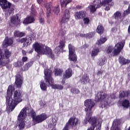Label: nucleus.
<instances>
[{"label":"nucleus","mask_w":130,"mask_h":130,"mask_svg":"<svg viewBox=\"0 0 130 130\" xmlns=\"http://www.w3.org/2000/svg\"><path fill=\"white\" fill-rule=\"evenodd\" d=\"M6 109L9 112H11L15 109V107L22 100V91L20 90L15 91V87L13 85H10L7 90V95L6 97Z\"/></svg>","instance_id":"1"},{"label":"nucleus","mask_w":130,"mask_h":130,"mask_svg":"<svg viewBox=\"0 0 130 130\" xmlns=\"http://www.w3.org/2000/svg\"><path fill=\"white\" fill-rule=\"evenodd\" d=\"M101 4L104 7H106V11H109L110 10L111 7H113L114 6V3L112 2V0H95L90 4L89 6L87 8L88 11H90V13H94L96 12V10L98 8L101 7Z\"/></svg>","instance_id":"2"},{"label":"nucleus","mask_w":130,"mask_h":130,"mask_svg":"<svg viewBox=\"0 0 130 130\" xmlns=\"http://www.w3.org/2000/svg\"><path fill=\"white\" fill-rule=\"evenodd\" d=\"M32 47L35 49V51L37 52L38 54H48L52 59L54 58V55L52 54V51H51L50 48L37 42L32 45Z\"/></svg>","instance_id":"3"},{"label":"nucleus","mask_w":130,"mask_h":130,"mask_svg":"<svg viewBox=\"0 0 130 130\" xmlns=\"http://www.w3.org/2000/svg\"><path fill=\"white\" fill-rule=\"evenodd\" d=\"M52 71L50 70L45 69L44 71L45 79H46V82L49 87H51L52 89H57L58 90H62L63 86L61 85L55 84L53 82V79L51 77Z\"/></svg>","instance_id":"4"},{"label":"nucleus","mask_w":130,"mask_h":130,"mask_svg":"<svg viewBox=\"0 0 130 130\" xmlns=\"http://www.w3.org/2000/svg\"><path fill=\"white\" fill-rule=\"evenodd\" d=\"M28 115L32 117V120L35 123L42 122V121L45 120L47 118H48V116L45 113L36 116V113H35V111L33 109H30L29 110Z\"/></svg>","instance_id":"5"},{"label":"nucleus","mask_w":130,"mask_h":130,"mask_svg":"<svg viewBox=\"0 0 130 130\" xmlns=\"http://www.w3.org/2000/svg\"><path fill=\"white\" fill-rule=\"evenodd\" d=\"M107 95L104 92H99L95 95V101H99L100 99H105L103 101V105L102 106V108H107L109 106H111L110 102L109 103L107 102L108 99L107 98Z\"/></svg>","instance_id":"6"},{"label":"nucleus","mask_w":130,"mask_h":130,"mask_svg":"<svg viewBox=\"0 0 130 130\" xmlns=\"http://www.w3.org/2000/svg\"><path fill=\"white\" fill-rule=\"evenodd\" d=\"M69 50V60L71 61H77V55L75 52V47L73 45L69 44L68 46Z\"/></svg>","instance_id":"7"},{"label":"nucleus","mask_w":130,"mask_h":130,"mask_svg":"<svg viewBox=\"0 0 130 130\" xmlns=\"http://www.w3.org/2000/svg\"><path fill=\"white\" fill-rule=\"evenodd\" d=\"M80 122H81L80 119L75 116H73L69 119L66 124L70 127H74L75 126H77V125H78Z\"/></svg>","instance_id":"8"},{"label":"nucleus","mask_w":130,"mask_h":130,"mask_svg":"<svg viewBox=\"0 0 130 130\" xmlns=\"http://www.w3.org/2000/svg\"><path fill=\"white\" fill-rule=\"evenodd\" d=\"M29 112V108L25 107L23 108L19 113L18 116V120H25L27 116V113Z\"/></svg>","instance_id":"9"},{"label":"nucleus","mask_w":130,"mask_h":130,"mask_svg":"<svg viewBox=\"0 0 130 130\" xmlns=\"http://www.w3.org/2000/svg\"><path fill=\"white\" fill-rule=\"evenodd\" d=\"M47 9V17H49L50 16V14H51V12H52V9L53 12L56 14V15H58V13H59V8L56 7L55 8H53L51 5H49V4H47L46 6Z\"/></svg>","instance_id":"10"},{"label":"nucleus","mask_w":130,"mask_h":130,"mask_svg":"<svg viewBox=\"0 0 130 130\" xmlns=\"http://www.w3.org/2000/svg\"><path fill=\"white\" fill-rule=\"evenodd\" d=\"M36 11L32 10L30 13V16L27 17L23 21V24H31V23H33L35 19H34V16H36Z\"/></svg>","instance_id":"11"},{"label":"nucleus","mask_w":130,"mask_h":130,"mask_svg":"<svg viewBox=\"0 0 130 130\" xmlns=\"http://www.w3.org/2000/svg\"><path fill=\"white\" fill-rule=\"evenodd\" d=\"M122 48H123V43L120 42L116 44L114 47V50L113 51V55H117L119 54Z\"/></svg>","instance_id":"12"},{"label":"nucleus","mask_w":130,"mask_h":130,"mask_svg":"<svg viewBox=\"0 0 130 130\" xmlns=\"http://www.w3.org/2000/svg\"><path fill=\"white\" fill-rule=\"evenodd\" d=\"M17 41L19 43H23L24 46H27V45H30L31 42H32V38L30 37L23 38L18 39Z\"/></svg>","instance_id":"13"},{"label":"nucleus","mask_w":130,"mask_h":130,"mask_svg":"<svg viewBox=\"0 0 130 130\" xmlns=\"http://www.w3.org/2000/svg\"><path fill=\"white\" fill-rule=\"evenodd\" d=\"M57 122V117L54 115L53 116L52 118L50 119L48 121V127L51 128H54L56 123Z\"/></svg>","instance_id":"14"},{"label":"nucleus","mask_w":130,"mask_h":130,"mask_svg":"<svg viewBox=\"0 0 130 130\" xmlns=\"http://www.w3.org/2000/svg\"><path fill=\"white\" fill-rule=\"evenodd\" d=\"M73 76V70L71 68L68 69L64 73L63 75V80H62V84H64V79H70Z\"/></svg>","instance_id":"15"},{"label":"nucleus","mask_w":130,"mask_h":130,"mask_svg":"<svg viewBox=\"0 0 130 130\" xmlns=\"http://www.w3.org/2000/svg\"><path fill=\"white\" fill-rule=\"evenodd\" d=\"M5 57L7 58V61L5 62L6 60V58L4 59V61L3 62H1V66H6V64H7V63H9V62L10 60H9V57L11 56V53L10 51H9V50H6L5 51Z\"/></svg>","instance_id":"16"},{"label":"nucleus","mask_w":130,"mask_h":130,"mask_svg":"<svg viewBox=\"0 0 130 130\" xmlns=\"http://www.w3.org/2000/svg\"><path fill=\"white\" fill-rule=\"evenodd\" d=\"M23 84V78L20 75H17L15 79V85L17 88H21Z\"/></svg>","instance_id":"17"},{"label":"nucleus","mask_w":130,"mask_h":130,"mask_svg":"<svg viewBox=\"0 0 130 130\" xmlns=\"http://www.w3.org/2000/svg\"><path fill=\"white\" fill-rule=\"evenodd\" d=\"M12 44H13V40L11 38L6 37L3 43L2 47L3 48H6V47L10 46V45H12Z\"/></svg>","instance_id":"18"},{"label":"nucleus","mask_w":130,"mask_h":130,"mask_svg":"<svg viewBox=\"0 0 130 130\" xmlns=\"http://www.w3.org/2000/svg\"><path fill=\"white\" fill-rule=\"evenodd\" d=\"M0 6L3 10H6L11 7V3L7 0H0Z\"/></svg>","instance_id":"19"},{"label":"nucleus","mask_w":130,"mask_h":130,"mask_svg":"<svg viewBox=\"0 0 130 130\" xmlns=\"http://www.w3.org/2000/svg\"><path fill=\"white\" fill-rule=\"evenodd\" d=\"M70 20V12L68 10H66L64 12V16H63L61 23H68Z\"/></svg>","instance_id":"20"},{"label":"nucleus","mask_w":130,"mask_h":130,"mask_svg":"<svg viewBox=\"0 0 130 130\" xmlns=\"http://www.w3.org/2000/svg\"><path fill=\"white\" fill-rule=\"evenodd\" d=\"M85 17H86V12L85 11H80L75 13V18L76 20L83 19V18Z\"/></svg>","instance_id":"21"},{"label":"nucleus","mask_w":130,"mask_h":130,"mask_svg":"<svg viewBox=\"0 0 130 130\" xmlns=\"http://www.w3.org/2000/svg\"><path fill=\"white\" fill-rule=\"evenodd\" d=\"M119 121H120V119L114 120V121L113 122V125L111 128V130H121L118 127Z\"/></svg>","instance_id":"22"},{"label":"nucleus","mask_w":130,"mask_h":130,"mask_svg":"<svg viewBox=\"0 0 130 130\" xmlns=\"http://www.w3.org/2000/svg\"><path fill=\"white\" fill-rule=\"evenodd\" d=\"M107 41V38L106 37L102 36L99 39L96 41V44L98 45H102V44L105 43Z\"/></svg>","instance_id":"23"},{"label":"nucleus","mask_w":130,"mask_h":130,"mask_svg":"<svg viewBox=\"0 0 130 130\" xmlns=\"http://www.w3.org/2000/svg\"><path fill=\"white\" fill-rule=\"evenodd\" d=\"M80 82L83 85H85V84H87V83L89 82V77H88V75L86 74L83 75L81 78Z\"/></svg>","instance_id":"24"},{"label":"nucleus","mask_w":130,"mask_h":130,"mask_svg":"<svg viewBox=\"0 0 130 130\" xmlns=\"http://www.w3.org/2000/svg\"><path fill=\"white\" fill-rule=\"evenodd\" d=\"M10 20L11 23H12V24H14L15 25H18V24H20V20H19V18L17 15L12 17Z\"/></svg>","instance_id":"25"},{"label":"nucleus","mask_w":130,"mask_h":130,"mask_svg":"<svg viewBox=\"0 0 130 130\" xmlns=\"http://www.w3.org/2000/svg\"><path fill=\"white\" fill-rule=\"evenodd\" d=\"M59 44V47H56L55 49V52H57V53H58L60 49H62V48L64 47V41H60Z\"/></svg>","instance_id":"26"},{"label":"nucleus","mask_w":130,"mask_h":130,"mask_svg":"<svg viewBox=\"0 0 130 130\" xmlns=\"http://www.w3.org/2000/svg\"><path fill=\"white\" fill-rule=\"evenodd\" d=\"M72 3V0H60V4L62 9H64L67 7V5Z\"/></svg>","instance_id":"27"},{"label":"nucleus","mask_w":130,"mask_h":130,"mask_svg":"<svg viewBox=\"0 0 130 130\" xmlns=\"http://www.w3.org/2000/svg\"><path fill=\"white\" fill-rule=\"evenodd\" d=\"M99 52H100V50L98 48H95L91 51V56L94 57L96 55H98Z\"/></svg>","instance_id":"28"},{"label":"nucleus","mask_w":130,"mask_h":130,"mask_svg":"<svg viewBox=\"0 0 130 130\" xmlns=\"http://www.w3.org/2000/svg\"><path fill=\"white\" fill-rule=\"evenodd\" d=\"M119 61L121 64H126L129 62V60L124 58L123 56L119 57Z\"/></svg>","instance_id":"29"},{"label":"nucleus","mask_w":130,"mask_h":130,"mask_svg":"<svg viewBox=\"0 0 130 130\" xmlns=\"http://www.w3.org/2000/svg\"><path fill=\"white\" fill-rule=\"evenodd\" d=\"M94 35H95V32H89L86 34H80L81 37H85L86 38H92Z\"/></svg>","instance_id":"30"},{"label":"nucleus","mask_w":130,"mask_h":130,"mask_svg":"<svg viewBox=\"0 0 130 130\" xmlns=\"http://www.w3.org/2000/svg\"><path fill=\"white\" fill-rule=\"evenodd\" d=\"M14 36L15 37H23V36H25V32H21L20 31L16 30L14 31Z\"/></svg>","instance_id":"31"},{"label":"nucleus","mask_w":130,"mask_h":130,"mask_svg":"<svg viewBox=\"0 0 130 130\" xmlns=\"http://www.w3.org/2000/svg\"><path fill=\"white\" fill-rule=\"evenodd\" d=\"M18 125L19 129H23L25 127V120H18Z\"/></svg>","instance_id":"32"},{"label":"nucleus","mask_w":130,"mask_h":130,"mask_svg":"<svg viewBox=\"0 0 130 130\" xmlns=\"http://www.w3.org/2000/svg\"><path fill=\"white\" fill-rule=\"evenodd\" d=\"M96 32H98L99 34H102V33L104 32V27H103L102 25L100 24L98 25L96 29Z\"/></svg>","instance_id":"33"},{"label":"nucleus","mask_w":130,"mask_h":130,"mask_svg":"<svg viewBox=\"0 0 130 130\" xmlns=\"http://www.w3.org/2000/svg\"><path fill=\"white\" fill-rule=\"evenodd\" d=\"M130 92L129 91H122L119 94V97L120 98H124L127 96H129Z\"/></svg>","instance_id":"34"},{"label":"nucleus","mask_w":130,"mask_h":130,"mask_svg":"<svg viewBox=\"0 0 130 130\" xmlns=\"http://www.w3.org/2000/svg\"><path fill=\"white\" fill-rule=\"evenodd\" d=\"M121 105L123 107H124L125 108H127L128 107H129V101H127V100L123 101L121 103Z\"/></svg>","instance_id":"35"},{"label":"nucleus","mask_w":130,"mask_h":130,"mask_svg":"<svg viewBox=\"0 0 130 130\" xmlns=\"http://www.w3.org/2000/svg\"><path fill=\"white\" fill-rule=\"evenodd\" d=\"M33 64V62H29L27 63H26L23 68L22 69V71H28V69Z\"/></svg>","instance_id":"36"},{"label":"nucleus","mask_w":130,"mask_h":130,"mask_svg":"<svg viewBox=\"0 0 130 130\" xmlns=\"http://www.w3.org/2000/svg\"><path fill=\"white\" fill-rule=\"evenodd\" d=\"M107 59L106 57L102 58L100 59L99 62V66H101V67H102V66H104L105 63H106Z\"/></svg>","instance_id":"37"},{"label":"nucleus","mask_w":130,"mask_h":130,"mask_svg":"<svg viewBox=\"0 0 130 130\" xmlns=\"http://www.w3.org/2000/svg\"><path fill=\"white\" fill-rule=\"evenodd\" d=\"M40 87L42 91H46V89H47V87L46 86V84L44 83V81H41L40 83Z\"/></svg>","instance_id":"38"},{"label":"nucleus","mask_w":130,"mask_h":130,"mask_svg":"<svg viewBox=\"0 0 130 130\" xmlns=\"http://www.w3.org/2000/svg\"><path fill=\"white\" fill-rule=\"evenodd\" d=\"M63 71L60 69H55V76H61Z\"/></svg>","instance_id":"39"},{"label":"nucleus","mask_w":130,"mask_h":130,"mask_svg":"<svg viewBox=\"0 0 130 130\" xmlns=\"http://www.w3.org/2000/svg\"><path fill=\"white\" fill-rule=\"evenodd\" d=\"M115 19H118L121 18V13L119 11H117L115 14Z\"/></svg>","instance_id":"40"},{"label":"nucleus","mask_w":130,"mask_h":130,"mask_svg":"<svg viewBox=\"0 0 130 130\" xmlns=\"http://www.w3.org/2000/svg\"><path fill=\"white\" fill-rule=\"evenodd\" d=\"M24 64V62L18 61L14 63V67L16 68L20 67Z\"/></svg>","instance_id":"41"},{"label":"nucleus","mask_w":130,"mask_h":130,"mask_svg":"<svg viewBox=\"0 0 130 130\" xmlns=\"http://www.w3.org/2000/svg\"><path fill=\"white\" fill-rule=\"evenodd\" d=\"M129 13H130V4L128 6L127 10L124 11V12L123 13V16L124 17L125 16H126V15H128V14H129Z\"/></svg>","instance_id":"42"},{"label":"nucleus","mask_w":130,"mask_h":130,"mask_svg":"<svg viewBox=\"0 0 130 130\" xmlns=\"http://www.w3.org/2000/svg\"><path fill=\"white\" fill-rule=\"evenodd\" d=\"M99 122L98 123V125H96L97 129L96 130H100L101 129V124L102 123V119H100Z\"/></svg>","instance_id":"43"},{"label":"nucleus","mask_w":130,"mask_h":130,"mask_svg":"<svg viewBox=\"0 0 130 130\" xmlns=\"http://www.w3.org/2000/svg\"><path fill=\"white\" fill-rule=\"evenodd\" d=\"M83 21L84 24H88L90 22V19H89L88 17H84L83 18Z\"/></svg>","instance_id":"44"},{"label":"nucleus","mask_w":130,"mask_h":130,"mask_svg":"<svg viewBox=\"0 0 130 130\" xmlns=\"http://www.w3.org/2000/svg\"><path fill=\"white\" fill-rule=\"evenodd\" d=\"M113 46H109L107 50V52L108 53H111V52H112V50H113Z\"/></svg>","instance_id":"45"},{"label":"nucleus","mask_w":130,"mask_h":130,"mask_svg":"<svg viewBox=\"0 0 130 130\" xmlns=\"http://www.w3.org/2000/svg\"><path fill=\"white\" fill-rule=\"evenodd\" d=\"M71 92L73 94H79L80 93V91H79L78 89H77L76 88H73L71 89Z\"/></svg>","instance_id":"46"},{"label":"nucleus","mask_w":130,"mask_h":130,"mask_svg":"<svg viewBox=\"0 0 130 130\" xmlns=\"http://www.w3.org/2000/svg\"><path fill=\"white\" fill-rule=\"evenodd\" d=\"M9 13L10 15H13L14 14V8L13 7L9 8Z\"/></svg>","instance_id":"47"},{"label":"nucleus","mask_w":130,"mask_h":130,"mask_svg":"<svg viewBox=\"0 0 130 130\" xmlns=\"http://www.w3.org/2000/svg\"><path fill=\"white\" fill-rule=\"evenodd\" d=\"M46 105V103L44 101H41L40 103V105L41 107H44L45 105Z\"/></svg>","instance_id":"48"},{"label":"nucleus","mask_w":130,"mask_h":130,"mask_svg":"<svg viewBox=\"0 0 130 130\" xmlns=\"http://www.w3.org/2000/svg\"><path fill=\"white\" fill-rule=\"evenodd\" d=\"M5 56H4V54H3V52H2V51L0 50V61H2V59H4V58Z\"/></svg>","instance_id":"49"},{"label":"nucleus","mask_w":130,"mask_h":130,"mask_svg":"<svg viewBox=\"0 0 130 130\" xmlns=\"http://www.w3.org/2000/svg\"><path fill=\"white\" fill-rule=\"evenodd\" d=\"M69 127H71L69 125H67L66 124L62 130H69Z\"/></svg>","instance_id":"50"},{"label":"nucleus","mask_w":130,"mask_h":130,"mask_svg":"<svg viewBox=\"0 0 130 130\" xmlns=\"http://www.w3.org/2000/svg\"><path fill=\"white\" fill-rule=\"evenodd\" d=\"M59 34H60V35H64L66 34V31L63 30H61Z\"/></svg>","instance_id":"51"},{"label":"nucleus","mask_w":130,"mask_h":130,"mask_svg":"<svg viewBox=\"0 0 130 130\" xmlns=\"http://www.w3.org/2000/svg\"><path fill=\"white\" fill-rule=\"evenodd\" d=\"M40 23L41 24H44V19L43 18L40 19Z\"/></svg>","instance_id":"52"},{"label":"nucleus","mask_w":130,"mask_h":130,"mask_svg":"<svg viewBox=\"0 0 130 130\" xmlns=\"http://www.w3.org/2000/svg\"><path fill=\"white\" fill-rule=\"evenodd\" d=\"M27 60H28V58H27V57H23L22 58V61L23 62L27 61Z\"/></svg>","instance_id":"53"},{"label":"nucleus","mask_w":130,"mask_h":130,"mask_svg":"<svg viewBox=\"0 0 130 130\" xmlns=\"http://www.w3.org/2000/svg\"><path fill=\"white\" fill-rule=\"evenodd\" d=\"M38 3L40 5L42 3V0H37Z\"/></svg>","instance_id":"54"},{"label":"nucleus","mask_w":130,"mask_h":130,"mask_svg":"<svg viewBox=\"0 0 130 130\" xmlns=\"http://www.w3.org/2000/svg\"><path fill=\"white\" fill-rule=\"evenodd\" d=\"M112 99L115 98V94H113L111 95Z\"/></svg>","instance_id":"55"},{"label":"nucleus","mask_w":130,"mask_h":130,"mask_svg":"<svg viewBox=\"0 0 130 130\" xmlns=\"http://www.w3.org/2000/svg\"><path fill=\"white\" fill-rule=\"evenodd\" d=\"M129 3V2H128L127 1H124V4L125 5H128Z\"/></svg>","instance_id":"56"},{"label":"nucleus","mask_w":130,"mask_h":130,"mask_svg":"<svg viewBox=\"0 0 130 130\" xmlns=\"http://www.w3.org/2000/svg\"><path fill=\"white\" fill-rule=\"evenodd\" d=\"M22 52L23 54H24V55L26 54V51H25L24 50H22Z\"/></svg>","instance_id":"57"},{"label":"nucleus","mask_w":130,"mask_h":130,"mask_svg":"<svg viewBox=\"0 0 130 130\" xmlns=\"http://www.w3.org/2000/svg\"><path fill=\"white\" fill-rule=\"evenodd\" d=\"M14 3H17V2H19V0H12Z\"/></svg>","instance_id":"58"},{"label":"nucleus","mask_w":130,"mask_h":130,"mask_svg":"<svg viewBox=\"0 0 130 130\" xmlns=\"http://www.w3.org/2000/svg\"><path fill=\"white\" fill-rule=\"evenodd\" d=\"M116 30V29L115 28H113L112 29V31L113 32H114V30Z\"/></svg>","instance_id":"59"},{"label":"nucleus","mask_w":130,"mask_h":130,"mask_svg":"<svg viewBox=\"0 0 130 130\" xmlns=\"http://www.w3.org/2000/svg\"><path fill=\"white\" fill-rule=\"evenodd\" d=\"M2 114V110H0V115Z\"/></svg>","instance_id":"60"},{"label":"nucleus","mask_w":130,"mask_h":130,"mask_svg":"<svg viewBox=\"0 0 130 130\" xmlns=\"http://www.w3.org/2000/svg\"><path fill=\"white\" fill-rule=\"evenodd\" d=\"M52 130H55V128H53V129H52Z\"/></svg>","instance_id":"61"},{"label":"nucleus","mask_w":130,"mask_h":130,"mask_svg":"<svg viewBox=\"0 0 130 130\" xmlns=\"http://www.w3.org/2000/svg\"><path fill=\"white\" fill-rule=\"evenodd\" d=\"M100 73H99V72H98V75H99Z\"/></svg>","instance_id":"62"}]
</instances>
